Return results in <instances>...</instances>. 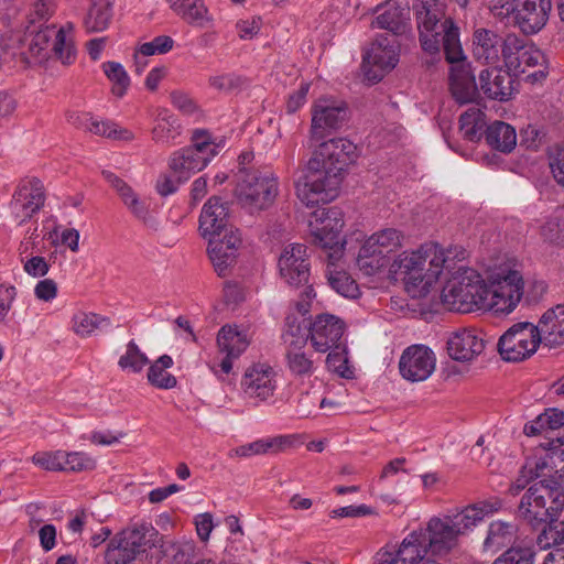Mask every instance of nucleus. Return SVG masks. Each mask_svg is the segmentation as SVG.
Masks as SVG:
<instances>
[{
  "label": "nucleus",
  "instance_id": "obj_34",
  "mask_svg": "<svg viewBox=\"0 0 564 564\" xmlns=\"http://www.w3.org/2000/svg\"><path fill=\"white\" fill-rule=\"evenodd\" d=\"M305 340L297 338L289 344L286 362L291 373L295 377H311L317 366L312 355L304 349Z\"/></svg>",
  "mask_w": 564,
  "mask_h": 564
},
{
  "label": "nucleus",
  "instance_id": "obj_19",
  "mask_svg": "<svg viewBox=\"0 0 564 564\" xmlns=\"http://www.w3.org/2000/svg\"><path fill=\"white\" fill-rule=\"evenodd\" d=\"M223 238L208 239V256L219 276L229 274L235 265L242 239L239 230H229Z\"/></svg>",
  "mask_w": 564,
  "mask_h": 564
},
{
  "label": "nucleus",
  "instance_id": "obj_55",
  "mask_svg": "<svg viewBox=\"0 0 564 564\" xmlns=\"http://www.w3.org/2000/svg\"><path fill=\"white\" fill-rule=\"evenodd\" d=\"M64 458L65 452L63 451L39 452L32 456V462L45 470L57 471L65 469Z\"/></svg>",
  "mask_w": 564,
  "mask_h": 564
},
{
  "label": "nucleus",
  "instance_id": "obj_11",
  "mask_svg": "<svg viewBox=\"0 0 564 564\" xmlns=\"http://www.w3.org/2000/svg\"><path fill=\"white\" fill-rule=\"evenodd\" d=\"M501 509L502 501L498 498L478 501L463 509H449L442 517H432L426 529H470L484 525Z\"/></svg>",
  "mask_w": 564,
  "mask_h": 564
},
{
  "label": "nucleus",
  "instance_id": "obj_64",
  "mask_svg": "<svg viewBox=\"0 0 564 564\" xmlns=\"http://www.w3.org/2000/svg\"><path fill=\"white\" fill-rule=\"evenodd\" d=\"M549 165L556 183L564 187V148L557 149L550 156Z\"/></svg>",
  "mask_w": 564,
  "mask_h": 564
},
{
  "label": "nucleus",
  "instance_id": "obj_25",
  "mask_svg": "<svg viewBox=\"0 0 564 564\" xmlns=\"http://www.w3.org/2000/svg\"><path fill=\"white\" fill-rule=\"evenodd\" d=\"M74 32L75 25L72 22H66L58 30L47 29L44 32L36 33L33 37V43L37 47V53H40L42 50H44L48 33L54 34V53L64 64H70L75 59L76 55Z\"/></svg>",
  "mask_w": 564,
  "mask_h": 564
},
{
  "label": "nucleus",
  "instance_id": "obj_30",
  "mask_svg": "<svg viewBox=\"0 0 564 564\" xmlns=\"http://www.w3.org/2000/svg\"><path fill=\"white\" fill-rule=\"evenodd\" d=\"M534 327L544 346L554 348L564 345V304L546 310Z\"/></svg>",
  "mask_w": 564,
  "mask_h": 564
},
{
  "label": "nucleus",
  "instance_id": "obj_1",
  "mask_svg": "<svg viewBox=\"0 0 564 564\" xmlns=\"http://www.w3.org/2000/svg\"><path fill=\"white\" fill-rule=\"evenodd\" d=\"M419 30V40L423 51L435 54L443 44L446 61L453 64L451 69V91L459 104L473 102L477 97L475 77L465 61L459 40V28L452 18L442 21L443 12L436 0H417L413 6Z\"/></svg>",
  "mask_w": 564,
  "mask_h": 564
},
{
  "label": "nucleus",
  "instance_id": "obj_42",
  "mask_svg": "<svg viewBox=\"0 0 564 564\" xmlns=\"http://www.w3.org/2000/svg\"><path fill=\"white\" fill-rule=\"evenodd\" d=\"M536 544L541 550H552L545 562L564 564V531H541L536 536Z\"/></svg>",
  "mask_w": 564,
  "mask_h": 564
},
{
  "label": "nucleus",
  "instance_id": "obj_31",
  "mask_svg": "<svg viewBox=\"0 0 564 564\" xmlns=\"http://www.w3.org/2000/svg\"><path fill=\"white\" fill-rule=\"evenodd\" d=\"M503 41L491 30L477 29L473 34V56L480 63L494 65L502 56Z\"/></svg>",
  "mask_w": 564,
  "mask_h": 564
},
{
  "label": "nucleus",
  "instance_id": "obj_22",
  "mask_svg": "<svg viewBox=\"0 0 564 564\" xmlns=\"http://www.w3.org/2000/svg\"><path fill=\"white\" fill-rule=\"evenodd\" d=\"M199 232L205 239L220 237L226 231L237 230L229 225V206L217 196L210 197L199 215Z\"/></svg>",
  "mask_w": 564,
  "mask_h": 564
},
{
  "label": "nucleus",
  "instance_id": "obj_40",
  "mask_svg": "<svg viewBox=\"0 0 564 564\" xmlns=\"http://www.w3.org/2000/svg\"><path fill=\"white\" fill-rule=\"evenodd\" d=\"M286 443L285 438L282 436L273 437V438H261L257 440L252 443L241 445L239 447L232 448L228 456L234 457H242L248 458L256 455H263L268 453L279 452L283 445Z\"/></svg>",
  "mask_w": 564,
  "mask_h": 564
},
{
  "label": "nucleus",
  "instance_id": "obj_48",
  "mask_svg": "<svg viewBox=\"0 0 564 564\" xmlns=\"http://www.w3.org/2000/svg\"><path fill=\"white\" fill-rule=\"evenodd\" d=\"M482 116L484 113L476 107H470L460 115L459 131L466 140L476 141L479 139L484 124Z\"/></svg>",
  "mask_w": 564,
  "mask_h": 564
},
{
  "label": "nucleus",
  "instance_id": "obj_33",
  "mask_svg": "<svg viewBox=\"0 0 564 564\" xmlns=\"http://www.w3.org/2000/svg\"><path fill=\"white\" fill-rule=\"evenodd\" d=\"M170 9L186 23L204 28L213 21L203 0H166Z\"/></svg>",
  "mask_w": 564,
  "mask_h": 564
},
{
  "label": "nucleus",
  "instance_id": "obj_5",
  "mask_svg": "<svg viewBox=\"0 0 564 564\" xmlns=\"http://www.w3.org/2000/svg\"><path fill=\"white\" fill-rule=\"evenodd\" d=\"M404 235L397 228H382L367 237L360 246L357 265L368 276L388 273L394 253L402 248Z\"/></svg>",
  "mask_w": 564,
  "mask_h": 564
},
{
  "label": "nucleus",
  "instance_id": "obj_17",
  "mask_svg": "<svg viewBox=\"0 0 564 564\" xmlns=\"http://www.w3.org/2000/svg\"><path fill=\"white\" fill-rule=\"evenodd\" d=\"M399 62V43L394 36H378L364 56V65H371L378 70L366 72L368 79L378 82L383 73L395 67Z\"/></svg>",
  "mask_w": 564,
  "mask_h": 564
},
{
  "label": "nucleus",
  "instance_id": "obj_36",
  "mask_svg": "<svg viewBox=\"0 0 564 564\" xmlns=\"http://www.w3.org/2000/svg\"><path fill=\"white\" fill-rule=\"evenodd\" d=\"M224 147V139L215 137L206 129H195L192 131L191 145L187 148L199 158L205 160L208 165L209 162L219 153Z\"/></svg>",
  "mask_w": 564,
  "mask_h": 564
},
{
  "label": "nucleus",
  "instance_id": "obj_3",
  "mask_svg": "<svg viewBox=\"0 0 564 564\" xmlns=\"http://www.w3.org/2000/svg\"><path fill=\"white\" fill-rule=\"evenodd\" d=\"M454 258L464 259L465 250L427 242L419 249L403 251L392 261L387 276L390 280H402L405 291L412 297L425 296L431 286L438 280L444 269L452 270Z\"/></svg>",
  "mask_w": 564,
  "mask_h": 564
},
{
  "label": "nucleus",
  "instance_id": "obj_35",
  "mask_svg": "<svg viewBox=\"0 0 564 564\" xmlns=\"http://www.w3.org/2000/svg\"><path fill=\"white\" fill-rule=\"evenodd\" d=\"M181 134V124L177 118L166 108H158L154 113L152 139L156 143L171 145Z\"/></svg>",
  "mask_w": 564,
  "mask_h": 564
},
{
  "label": "nucleus",
  "instance_id": "obj_26",
  "mask_svg": "<svg viewBox=\"0 0 564 564\" xmlns=\"http://www.w3.org/2000/svg\"><path fill=\"white\" fill-rule=\"evenodd\" d=\"M423 531H413L403 540L397 552L380 551L376 561L378 564H417L426 554V545L421 542Z\"/></svg>",
  "mask_w": 564,
  "mask_h": 564
},
{
  "label": "nucleus",
  "instance_id": "obj_28",
  "mask_svg": "<svg viewBox=\"0 0 564 564\" xmlns=\"http://www.w3.org/2000/svg\"><path fill=\"white\" fill-rule=\"evenodd\" d=\"M485 341L478 330L463 328L454 332L447 339L448 355L457 361H469L480 355Z\"/></svg>",
  "mask_w": 564,
  "mask_h": 564
},
{
  "label": "nucleus",
  "instance_id": "obj_60",
  "mask_svg": "<svg viewBox=\"0 0 564 564\" xmlns=\"http://www.w3.org/2000/svg\"><path fill=\"white\" fill-rule=\"evenodd\" d=\"M24 272L32 278H43L50 271V264L44 257L32 256L26 259H22Z\"/></svg>",
  "mask_w": 564,
  "mask_h": 564
},
{
  "label": "nucleus",
  "instance_id": "obj_20",
  "mask_svg": "<svg viewBox=\"0 0 564 564\" xmlns=\"http://www.w3.org/2000/svg\"><path fill=\"white\" fill-rule=\"evenodd\" d=\"M551 9V0H520L512 8L514 25L524 34H535L545 26Z\"/></svg>",
  "mask_w": 564,
  "mask_h": 564
},
{
  "label": "nucleus",
  "instance_id": "obj_6",
  "mask_svg": "<svg viewBox=\"0 0 564 564\" xmlns=\"http://www.w3.org/2000/svg\"><path fill=\"white\" fill-rule=\"evenodd\" d=\"M564 508V491L549 482L546 477L534 482L522 497L519 516L532 525L547 524L556 521Z\"/></svg>",
  "mask_w": 564,
  "mask_h": 564
},
{
  "label": "nucleus",
  "instance_id": "obj_27",
  "mask_svg": "<svg viewBox=\"0 0 564 564\" xmlns=\"http://www.w3.org/2000/svg\"><path fill=\"white\" fill-rule=\"evenodd\" d=\"M105 180L117 191L122 203L138 219L145 225L156 228V221L150 215V203L145 198H140L138 194L120 177L110 171H102Z\"/></svg>",
  "mask_w": 564,
  "mask_h": 564
},
{
  "label": "nucleus",
  "instance_id": "obj_15",
  "mask_svg": "<svg viewBox=\"0 0 564 564\" xmlns=\"http://www.w3.org/2000/svg\"><path fill=\"white\" fill-rule=\"evenodd\" d=\"M249 345L250 338L246 330H241L237 326H223L217 335V346L224 357L219 362H214L210 366L214 375L219 380L226 381V377L232 370V361L238 359Z\"/></svg>",
  "mask_w": 564,
  "mask_h": 564
},
{
  "label": "nucleus",
  "instance_id": "obj_44",
  "mask_svg": "<svg viewBox=\"0 0 564 564\" xmlns=\"http://www.w3.org/2000/svg\"><path fill=\"white\" fill-rule=\"evenodd\" d=\"M550 471V465L546 459H529L522 467L520 471V476L517 480L511 485L510 491L513 495H518L522 489L527 487V485L533 480L541 477H546Z\"/></svg>",
  "mask_w": 564,
  "mask_h": 564
},
{
  "label": "nucleus",
  "instance_id": "obj_8",
  "mask_svg": "<svg viewBox=\"0 0 564 564\" xmlns=\"http://www.w3.org/2000/svg\"><path fill=\"white\" fill-rule=\"evenodd\" d=\"M308 227L312 242L327 251V259L340 260L345 247L341 212L336 207L317 209L312 214Z\"/></svg>",
  "mask_w": 564,
  "mask_h": 564
},
{
  "label": "nucleus",
  "instance_id": "obj_49",
  "mask_svg": "<svg viewBox=\"0 0 564 564\" xmlns=\"http://www.w3.org/2000/svg\"><path fill=\"white\" fill-rule=\"evenodd\" d=\"M513 533V531H489L486 540L484 541V550L495 554L503 547L510 549L512 545L531 544L533 546V539L516 542Z\"/></svg>",
  "mask_w": 564,
  "mask_h": 564
},
{
  "label": "nucleus",
  "instance_id": "obj_41",
  "mask_svg": "<svg viewBox=\"0 0 564 564\" xmlns=\"http://www.w3.org/2000/svg\"><path fill=\"white\" fill-rule=\"evenodd\" d=\"M173 359L169 355H162L153 364L150 365L148 370L149 382L159 389H172L176 386V378L171 375L167 369L173 366Z\"/></svg>",
  "mask_w": 564,
  "mask_h": 564
},
{
  "label": "nucleus",
  "instance_id": "obj_13",
  "mask_svg": "<svg viewBox=\"0 0 564 564\" xmlns=\"http://www.w3.org/2000/svg\"><path fill=\"white\" fill-rule=\"evenodd\" d=\"M541 338L533 323L520 322L509 327L499 338L498 351L506 361L518 362L534 355Z\"/></svg>",
  "mask_w": 564,
  "mask_h": 564
},
{
  "label": "nucleus",
  "instance_id": "obj_38",
  "mask_svg": "<svg viewBox=\"0 0 564 564\" xmlns=\"http://www.w3.org/2000/svg\"><path fill=\"white\" fill-rule=\"evenodd\" d=\"M112 19V4L109 0H91L84 18V28L88 33L105 31Z\"/></svg>",
  "mask_w": 564,
  "mask_h": 564
},
{
  "label": "nucleus",
  "instance_id": "obj_52",
  "mask_svg": "<svg viewBox=\"0 0 564 564\" xmlns=\"http://www.w3.org/2000/svg\"><path fill=\"white\" fill-rule=\"evenodd\" d=\"M429 535L423 536V542H430L432 553L440 554L449 551L456 545L457 533L460 531H427Z\"/></svg>",
  "mask_w": 564,
  "mask_h": 564
},
{
  "label": "nucleus",
  "instance_id": "obj_2",
  "mask_svg": "<svg viewBox=\"0 0 564 564\" xmlns=\"http://www.w3.org/2000/svg\"><path fill=\"white\" fill-rule=\"evenodd\" d=\"M356 145L345 138L319 144L302 177L295 182L297 198L307 207L334 200L346 166L354 161Z\"/></svg>",
  "mask_w": 564,
  "mask_h": 564
},
{
  "label": "nucleus",
  "instance_id": "obj_39",
  "mask_svg": "<svg viewBox=\"0 0 564 564\" xmlns=\"http://www.w3.org/2000/svg\"><path fill=\"white\" fill-rule=\"evenodd\" d=\"M486 140L494 149L509 153L517 144V133L513 127L502 121L491 123L486 132Z\"/></svg>",
  "mask_w": 564,
  "mask_h": 564
},
{
  "label": "nucleus",
  "instance_id": "obj_29",
  "mask_svg": "<svg viewBox=\"0 0 564 564\" xmlns=\"http://www.w3.org/2000/svg\"><path fill=\"white\" fill-rule=\"evenodd\" d=\"M509 70L491 67L479 74V86L482 93L491 99L506 101L511 98L514 91V78Z\"/></svg>",
  "mask_w": 564,
  "mask_h": 564
},
{
  "label": "nucleus",
  "instance_id": "obj_23",
  "mask_svg": "<svg viewBox=\"0 0 564 564\" xmlns=\"http://www.w3.org/2000/svg\"><path fill=\"white\" fill-rule=\"evenodd\" d=\"M344 334V323L335 315L321 314L315 317L308 329V339L318 352L337 348Z\"/></svg>",
  "mask_w": 564,
  "mask_h": 564
},
{
  "label": "nucleus",
  "instance_id": "obj_56",
  "mask_svg": "<svg viewBox=\"0 0 564 564\" xmlns=\"http://www.w3.org/2000/svg\"><path fill=\"white\" fill-rule=\"evenodd\" d=\"M194 525L195 529H214V527L218 525H225L227 529H241L239 519L236 516L226 517L224 522H215L213 514L209 512L195 516Z\"/></svg>",
  "mask_w": 564,
  "mask_h": 564
},
{
  "label": "nucleus",
  "instance_id": "obj_53",
  "mask_svg": "<svg viewBox=\"0 0 564 564\" xmlns=\"http://www.w3.org/2000/svg\"><path fill=\"white\" fill-rule=\"evenodd\" d=\"M543 239L554 246H564V217L552 215L541 227Z\"/></svg>",
  "mask_w": 564,
  "mask_h": 564
},
{
  "label": "nucleus",
  "instance_id": "obj_50",
  "mask_svg": "<svg viewBox=\"0 0 564 564\" xmlns=\"http://www.w3.org/2000/svg\"><path fill=\"white\" fill-rule=\"evenodd\" d=\"M160 552L166 564H188L194 556V544L184 542L182 544H167L163 542L160 545Z\"/></svg>",
  "mask_w": 564,
  "mask_h": 564
},
{
  "label": "nucleus",
  "instance_id": "obj_21",
  "mask_svg": "<svg viewBox=\"0 0 564 564\" xmlns=\"http://www.w3.org/2000/svg\"><path fill=\"white\" fill-rule=\"evenodd\" d=\"M281 278L291 286H299L308 281L310 263L306 247L301 243L288 245L278 262Z\"/></svg>",
  "mask_w": 564,
  "mask_h": 564
},
{
  "label": "nucleus",
  "instance_id": "obj_46",
  "mask_svg": "<svg viewBox=\"0 0 564 564\" xmlns=\"http://www.w3.org/2000/svg\"><path fill=\"white\" fill-rule=\"evenodd\" d=\"M101 68L112 84V94L118 98H122L130 86V77L124 67L118 62H105Z\"/></svg>",
  "mask_w": 564,
  "mask_h": 564
},
{
  "label": "nucleus",
  "instance_id": "obj_10",
  "mask_svg": "<svg viewBox=\"0 0 564 564\" xmlns=\"http://www.w3.org/2000/svg\"><path fill=\"white\" fill-rule=\"evenodd\" d=\"M524 295L523 275L519 270L510 269L498 273L490 284L486 307L496 314H510Z\"/></svg>",
  "mask_w": 564,
  "mask_h": 564
},
{
  "label": "nucleus",
  "instance_id": "obj_45",
  "mask_svg": "<svg viewBox=\"0 0 564 564\" xmlns=\"http://www.w3.org/2000/svg\"><path fill=\"white\" fill-rule=\"evenodd\" d=\"M86 131L112 140L131 141L134 139L132 131L120 127L116 122L101 120L94 116H91Z\"/></svg>",
  "mask_w": 564,
  "mask_h": 564
},
{
  "label": "nucleus",
  "instance_id": "obj_58",
  "mask_svg": "<svg viewBox=\"0 0 564 564\" xmlns=\"http://www.w3.org/2000/svg\"><path fill=\"white\" fill-rule=\"evenodd\" d=\"M373 26L390 31L392 34H386L384 36L394 37L404 29L397 10L386 11L379 14L373 22Z\"/></svg>",
  "mask_w": 564,
  "mask_h": 564
},
{
  "label": "nucleus",
  "instance_id": "obj_37",
  "mask_svg": "<svg viewBox=\"0 0 564 564\" xmlns=\"http://www.w3.org/2000/svg\"><path fill=\"white\" fill-rule=\"evenodd\" d=\"M327 260L326 278L330 288L345 297H357L359 295V286L355 280L338 265L339 260Z\"/></svg>",
  "mask_w": 564,
  "mask_h": 564
},
{
  "label": "nucleus",
  "instance_id": "obj_12",
  "mask_svg": "<svg viewBox=\"0 0 564 564\" xmlns=\"http://www.w3.org/2000/svg\"><path fill=\"white\" fill-rule=\"evenodd\" d=\"M45 200L43 183L34 176L22 177L18 181L9 202L10 215L19 226H22L40 213Z\"/></svg>",
  "mask_w": 564,
  "mask_h": 564
},
{
  "label": "nucleus",
  "instance_id": "obj_43",
  "mask_svg": "<svg viewBox=\"0 0 564 564\" xmlns=\"http://www.w3.org/2000/svg\"><path fill=\"white\" fill-rule=\"evenodd\" d=\"M73 330L80 337H88L96 330H105L111 326L110 319L95 313L79 312L73 316Z\"/></svg>",
  "mask_w": 564,
  "mask_h": 564
},
{
  "label": "nucleus",
  "instance_id": "obj_18",
  "mask_svg": "<svg viewBox=\"0 0 564 564\" xmlns=\"http://www.w3.org/2000/svg\"><path fill=\"white\" fill-rule=\"evenodd\" d=\"M347 117V106L341 99L324 96L318 98L312 107V134L322 137L328 129H337Z\"/></svg>",
  "mask_w": 564,
  "mask_h": 564
},
{
  "label": "nucleus",
  "instance_id": "obj_47",
  "mask_svg": "<svg viewBox=\"0 0 564 564\" xmlns=\"http://www.w3.org/2000/svg\"><path fill=\"white\" fill-rule=\"evenodd\" d=\"M149 364V358L139 348L134 340H130L126 346L124 354L119 358L118 366L123 371L139 373Z\"/></svg>",
  "mask_w": 564,
  "mask_h": 564
},
{
  "label": "nucleus",
  "instance_id": "obj_59",
  "mask_svg": "<svg viewBox=\"0 0 564 564\" xmlns=\"http://www.w3.org/2000/svg\"><path fill=\"white\" fill-rule=\"evenodd\" d=\"M171 104L183 115L191 116L198 110L197 102L185 91L174 90L170 94Z\"/></svg>",
  "mask_w": 564,
  "mask_h": 564
},
{
  "label": "nucleus",
  "instance_id": "obj_32",
  "mask_svg": "<svg viewBox=\"0 0 564 564\" xmlns=\"http://www.w3.org/2000/svg\"><path fill=\"white\" fill-rule=\"evenodd\" d=\"M206 166L205 160L194 154L187 147L174 151L169 160V167L178 183L186 182Z\"/></svg>",
  "mask_w": 564,
  "mask_h": 564
},
{
  "label": "nucleus",
  "instance_id": "obj_54",
  "mask_svg": "<svg viewBox=\"0 0 564 564\" xmlns=\"http://www.w3.org/2000/svg\"><path fill=\"white\" fill-rule=\"evenodd\" d=\"M174 41L169 35L155 36L152 41L141 44L134 55L138 61L140 56L147 57L156 54H165L173 48Z\"/></svg>",
  "mask_w": 564,
  "mask_h": 564
},
{
  "label": "nucleus",
  "instance_id": "obj_4",
  "mask_svg": "<svg viewBox=\"0 0 564 564\" xmlns=\"http://www.w3.org/2000/svg\"><path fill=\"white\" fill-rule=\"evenodd\" d=\"M488 284L474 269L459 267L442 290L443 305L454 312L469 313L486 307Z\"/></svg>",
  "mask_w": 564,
  "mask_h": 564
},
{
  "label": "nucleus",
  "instance_id": "obj_14",
  "mask_svg": "<svg viewBox=\"0 0 564 564\" xmlns=\"http://www.w3.org/2000/svg\"><path fill=\"white\" fill-rule=\"evenodd\" d=\"M279 386L276 370L267 362H254L243 372L240 389L246 400L258 405L274 397Z\"/></svg>",
  "mask_w": 564,
  "mask_h": 564
},
{
  "label": "nucleus",
  "instance_id": "obj_24",
  "mask_svg": "<svg viewBox=\"0 0 564 564\" xmlns=\"http://www.w3.org/2000/svg\"><path fill=\"white\" fill-rule=\"evenodd\" d=\"M143 531H120L116 534L106 551V562L108 564H130L135 555L147 551V543Z\"/></svg>",
  "mask_w": 564,
  "mask_h": 564
},
{
  "label": "nucleus",
  "instance_id": "obj_51",
  "mask_svg": "<svg viewBox=\"0 0 564 564\" xmlns=\"http://www.w3.org/2000/svg\"><path fill=\"white\" fill-rule=\"evenodd\" d=\"M534 551L531 544L512 545L492 564H533Z\"/></svg>",
  "mask_w": 564,
  "mask_h": 564
},
{
  "label": "nucleus",
  "instance_id": "obj_9",
  "mask_svg": "<svg viewBox=\"0 0 564 564\" xmlns=\"http://www.w3.org/2000/svg\"><path fill=\"white\" fill-rule=\"evenodd\" d=\"M278 193L279 183L273 173H245L236 187L238 202L251 213L270 207Z\"/></svg>",
  "mask_w": 564,
  "mask_h": 564
},
{
  "label": "nucleus",
  "instance_id": "obj_16",
  "mask_svg": "<svg viewBox=\"0 0 564 564\" xmlns=\"http://www.w3.org/2000/svg\"><path fill=\"white\" fill-rule=\"evenodd\" d=\"M435 366V354L424 345H412L405 348L399 360L402 378L411 382L429 379L434 372Z\"/></svg>",
  "mask_w": 564,
  "mask_h": 564
},
{
  "label": "nucleus",
  "instance_id": "obj_62",
  "mask_svg": "<svg viewBox=\"0 0 564 564\" xmlns=\"http://www.w3.org/2000/svg\"><path fill=\"white\" fill-rule=\"evenodd\" d=\"M34 295L43 302H51L57 296V284L52 279L40 280L34 286Z\"/></svg>",
  "mask_w": 564,
  "mask_h": 564
},
{
  "label": "nucleus",
  "instance_id": "obj_57",
  "mask_svg": "<svg viewBox=\"0 0 564 564\" xmlns=\"http://www.w3.org/2000/svg\"><path fill=\"white\" fill-rule=\"evenodd\" d=\"M64 470L83 471L93 469L96 462L93 457L83 452H65Z\"/></svg>",
  "mask_w": 564,
  "mask_h": 564
},
{
  "label": "nucleus",
  "instance_id": "obj_7",
  "mask_svg": "<svg viewBox=\"0 0 564 564\" xmlns=\"http://www.w3.org/2000/svg\"><path fill=\"white\" fill-rule=\"evenodd\" d=\"M502 58L507 69L514 75H524V80L538 84L549 75L546 55L533 45H524L517 35H508L503 41Z\"/></svg>",
  "mask_w": 564,
  "mask_h": 564
},
{
  "label": "nucleus",
  "instance_id": "obj_61",
  "mask_svg": "<svg viewBox=\"0 0 564 564\" xmlns=\"http://www.w3.org/2000/svg\"><path fill=\"white\" fill-rule=\"evenodd\" d=\"M557 459H560L561 466H557L555 463L554 457H544L543 459H546L550 465V471H547V480L553 486H556L561 488L564 491V451H561L558 454L555 455Z\"/></svg>",
  "mask_w": 564,
  "mask_h": 564
},
{
  "label": "nucleus",
  "instance_id": "obj_63",
  "mask_svg": "<svg viewBox=\"0 0 564 564\" xmlns=\"http://www.w3.org/2000/svg\"><path fill=\"white\" fill-rule=\"evenodd\" d=\"M546 432L558 430L564 425V412L557 409H547L539 415Z\"/></svg>",
  "mask_w": 564,
  "mask_h": 564
}]
</instances>
